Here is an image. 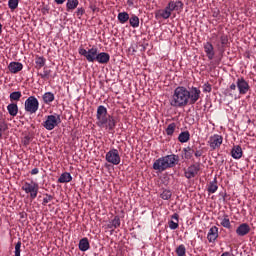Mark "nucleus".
<instances>
[{"instance_id": "17", "label": "nucleus", "mask_w": 256, "mask_h": 256, "mask_svg": "<svg viewBox=\"0 0 256 256\" xmlns=\"http://www.w3.org/2000/svg\"><path fill=\"white\" fill-rule=\"evenodd\" d=\"M166 8H168L172 13L173 11H181L183 9V2L170 0Z\"/></svg>"}, {"instance_id": "41", "label": "nucleus", "mask_w": 256, "mask_h": 256, "mask_svg": "<svg viewBox=\"0 0 256 256\" xmlns=\"http://www.w3.org/2000/svg\"><path fill=\"white\" fill-rule=\"evenodd\" d=\"M45 58L43 57H38L36 58V65L41 69V67H45Z\"/></svg>"}, {"instance_id": "24", "label": "nucleus", "mask_w": 256, "mask_h": 256, "mask_svg": "<svg viewBox=\"0 0 256 256\" xmlns=\"http://www.w3.org/2000/svg\"><path fill=\"white\" fill-rule=\"evenodd\" d=\"M78 247H79L80 251H89V247H90L89 239H87V238H82V239L79 241Z\"/></svg>"}, {"instance_id": "49", "label": "nucleus", "mask_w": 256, "mask_h": 256, "mask_svg": "<svg viewBox=\"0 0 256 256\" xmlns=\"http://www.w3.org/2000/svg\"><path fill=\"white\" fill-rule=\"evenodd\" d=\"M194 155H195V157H197V158L203 157V149L194 151Z\"/></svg>"}, {"instance_id": "28", "label": "nucleus", "mask_w": 256, "mask_h": 256, "mask_svg": "<svg viewBox=\"0 0 256 256\" xmlns=\"http://www.w3.org/2000/svg\"><path fill=\"white\" fill-rule=\"evenodd\" d=\"M171 13V10L166 6L165 9L158 12V17H161L162 19H169V17H171Z\"/></svg>"}, {"instance_id": "51", "label": "nucleus", "mask_w": 256, "mask_h": 256, "mask_svg": "<svg viewBox=\"0 0 256 256\" xmlns=\"http://www.w3.org/2000/svg\"><path fill=\"white\" fill-rule=\"evenodd\" d=\"M30 173L31 175H37L39 173V168H33Z\"/></svg>"}, {"instance_id": "59", "label": "nucleus", "mask_w": 256, "mask_h": 256, "mask_svg": "<svg viewBox=\"0 0 256 256\" xmlns=\"http://www.w3.org/2000/svg\"><path fill=\"white\" fill-rule=\"evenodd\" d=\"M216 47H218V49H219V47H221V44H220V43H217V44H216Z\"/></svg>"}, {"instance_id": "5", "label": "nucleus", "mask_w": 256, "mask_h": 256, "mask_svg": "<svg viewBox=\"0 0 256 256\" xmlns=\"http://www.w3.org/2000/svg\"><path fill=\"white\" fill-rule=\"evenodd\" d=\"M24 109L30 115L37 113L39 111V100L35 96L28 97L24 102Z\"/></svg>"}, {"instance_id": "13", "label": "nucleus", "mask_w": 256, "mask_h": 256, "mask_svg": "<svg viewBox=\"0 0 256 256\" xmlns=\"http://www.w3.org/2000/svg\"><path fill=\"white\" fill-rule=\"evenodd\" d=\"M204 52L209 61H213L215 59V47L211 42H206L203 44Z\"/></svg>"}, {"instance_id": "18", "label": "nucleus", "mask_w": 256, "mask_h": 256, "mask_svg": "<svg viewBox=\"0 0 256 256\" xmlns=\"http://www.w3.org/2000/svg\"><path fill=\"white\" fill-rule=\"evenodd\" d=\"M8 69L10 73H19V71H23V64L21 62H10Z\"/></svg>"}, {"instance_id": "23", "label": "nucleus", "mask_w": 256, "mask_h": 256, "mask_svg": "<svg viewBox=\"0 0 256 256\" xmlns=\"http://www.w3.org/2000/svg\"><path fill=\"white\" fill-rule=\"evenodd\" d=\"M79 7V0H67L66 11H75Z\"/></svg>"}, {"instance_id": "34", "label": "nucleus", "mask_w": 256, "mask_h": 256, "mask_svg": "<svg viewBox=\"0 0 256 256\" xmlns=\"http://www.w3.org/2000/svg\"><path fill=\"white\" fill-rule=\"evenodd\" d=\"M186 253H187V249L185 248V245L181 244L176 248L177 256H185Z\"/></svg>"}, {"instance_id": "45", "label": "nucleus", "mask_w": 256, "mask_h": 256, "mask_svg": "<svg viewBox=\"0 0 256 256\" xmlns=\"http://www.w3.org/2000/svg\"><path fill=\"white\" fill-rule=\"evenodd\" d=\"M50 201H53V197L49 194H46V197L43 198L42 205H47Z\"/></svg>"}, {"instance_id": "30", "label": "nucleus", "mask_w": 256, "mask_h": 256, "mask_svg": "<svg viewBox=\"0 0 256 256\" xmlns=\"http://www.w3.org/2000/svg\"><path fill=\"white\" fill-rule=\"evenodd\" d=\"M183 153H184V159H192L193 158V154L195 153V150H193V148L191 147H187L183 149Z\"/></svg>"}, {"instance_id": "52", "label": "nucleus", "mask_w": 256, "mask_h": 256, "mask_svg": "<svg viewBox=\"0 0 256 256\" xmlns=\"http://www.w3.org/2000/svg\"><path fill=\"white\" fill-rule=\"evenodd\" d=\"M90 9H91V11H93V13H95L96 11H99V8H97V6H95V5H91Z\"/></svg>"}, {"instance_id": "40", "label": "nucleus", "mask_w": 256, "mask_h": 256, "mask_svg": "<svg viewBox=\"0 0 256 256\" xmlns=\"http://www.w3.org/2000/svg\"><path fill=\"white\" fill-rule=\"evenodd\" d=\"M50 75H51V70L44 68L43 73L40 74V77L41 79H49Z\"/></svg>"}, {"instance_id": "31", "label": "nucleus", "mask_w": 256, "mask_h": 256, "mask_svg": "<svg viewBox=\"0 0 256 256\" xmlns=\"http://www.w3.org/2000/svg\"><path fill=\"white\" fill-rule=\"evenodd\" d=\"M219 189V186H217V179H214V181L210 182L208 186V193H217V190Z\"/></svg>"}, {"instance_id": "16", "label": "nucleus", "mask_w": 256, "mask_h": 256, "mask_svg": "<svg viewBox=\"0 0 256 256\" xmlns=\"http://www.w3.org/2000/svg\"><path fill=\"white\" fill-rule=\"evenodd\" d=\"M111 59V56L109 55V53L106 52H98L97 56H96V62L100 63V65H107V63H109Z\"/></svg>"}, {"instance_id": "15", "label": "nucleus", "mask_w": 256, "mask_h": 256, "mask_svg": "<svg viewBox=\"0 0 256 256\" xmlns=\"http://www.w3.org/2000/svg\"><path fill=\"white\" fill-rule=\"evenodd\" d=\"M219 238V228L217 226H212L207 234V239L209 243H215Z\"/></svg>"}, {"instance_id": "54", "label": "nucleus", "mask_w": 256, "mask_h": 256, "mask_svg": "<svg viewBox=\"0 0 256 256\" xmlns=\"http://www.w3.org/2000/svg\"><path fill=\"white\" fill-rule=\"evenodd\" d=\"M172 219H175L179 223V214L172 215Z\"/></svg>"}, {"instance_id": "56", "label": "nucleus", "mask_w": 256, "mask_h": 256, "mask_svg": "<svg viewBox=\"0 0 256 256\" xmlns=\"http://www.w3.org/2000/svg\"><path fill=\"white\" fill-rule=\"evenodd\" d=\"M221 256H230L229 252H224Z\"/></svg>"}, {"instance_id": "27", "label": "nucleus", "mask_w": 256, "mask_h": 256, "mask_svg": "<svg viewBox=\"0 0 256 256\" xmlns=\"http://www.w3.org/2000/svg\"><path fill=\"white\" fill-rule=\"evenodd\" d=\"M129 13L127 12H120L118 14V21L119 23H121V25H125V23H127V21H129Z\"/></svg>"}, {"instance_id": "46", "label": "nucleus", "mask_w": 256, "mask_h": 256, "mask_svg": "<svg viewBox=\"0 0 256 256\" xmlns=\"http://www.w3.org/2000/svg\"><path fill=\"white\" fill-rule=\"evenodd\" d=\"M76 15L77 17H83V15H85V9L84 8H78L77 11H76Z\"/></svg>"}, {"instance_id": "47", "label": "nucleus", "mask_w": 256, "mask_h": 256, "mask_svg": "<svg viewBox=\"0 0 256 256\" xmlns=\"http://www.w3.org/2000/svg\"><path fill=\"white\" fill-rule=\"evenodd\" d=\"M30 141H31V137H29V136H25L24 138H23V140H22V143H23V145H29V143H30Z\"/></svg>"}, {"instance_id": "44", "label": "nucleus", "mask_w": 256, "mask_h": 256, "mask_svg": "<svg viewBox=\"0 0 256 256\" xmlns=\"http://www.w3.org/2000/svg\"><path fill=\"white\" fill-rule=\"evenodd\" d=\"M169 228L172 230L178 229L179 228V222H175L173 220L168 222Z\"/></svg>"}, {"instance_id": "55", "label": "nucleus", "mask_w": 256, "mask_h": 256, "mask_svg": "<svg viewBox=\"0 0 256 256\" xmlns=\"http://www.w3.org/2000/svg\"><path fill=\"white\" fill-rule=\"evenodd\" d=\"M127 5H129L131 7L133 5V0H128Z\"/></svg>"}, {"instance_id": "25", "label": "nucleus", "mask_w": 256, "mask_h": 256, "mask_svg": "<svg viewBox=\"0 0 256 256\" xmlns=\"http://www.w3.org/2000/svg\"><path fill=\"white\" fill-rule=\"evenodd\" d=\"M191 139V134H189V131L181 132L178 136V141L180 143H187Z\"/></svg>"}, {"instance_id": "4", "label": "nucleus", "mask_w": 256, "mask_h": 256, "mask_svg": "<svg viewBox=\"0 0 256 256\" xmlns=\"http://www.w3.org/2000/svg\"><path fill=\"white\" fill-rule=\"evenodd\" d=\"M22 191H24L27 195H30V199H37V195L39 193V184L35 181L24 182Z\"/></svg>"}, {"instance_id": "39", "label": "nucleus", "mask_w": 256, "mask_h": 256, "mask_svg": "<svg viewBox=\"0 0 256 256\" xmlns=\"http://www.w3.org/2000/svg\"><path fill=\"white\" fill-rule=\"evenodd\" d=\"M227 43H229V38L227 37V35L222 34L220 36V45H221V47H225V45H227Z\"/></svg>"}, {"instance_id": "22", "label": "nucleus", "mask_w": 256, "mask_h": 256, "mask_svg": "<svg viewBox=\"0 0 256 256\" xmlns=\"http://www.w3.org/2000/svg\"><path fill=\"white\" fill-rule=\"evenodd\" d=\"M71 181H73V176L69 172L62 173L58 178V183H71Z\"/></svg>"}, {"instance_id": "57", "label": "nucleus", "mask_w": 256, "mask_h": 256, "mask_svg": "<svg viewBox=\"0 0 256 256\" xmlns=\"http://www.w3.org/2000/svg\"><path fill=\"white\" fill-rule=\"evenodd\" d=\"M3 31V25L0 23V33Z\"/></svg>"}, {"instance_id": "29", "label": "nucleus", "mask_w": 256, "mask_h": 256, "mask_svg": "<svg viewBox=\"0 0 256 256\" xmlns=\"http://www.w3.org/2000/svg\"><path fill=\"white\" fill-rule=\"evenodd\" d=\"M129 24L133 27V29H137V27H139V16L133 14L129 18Z\"/></svg>"}, {"instance_id": "11", "label": "nucleus", "mask_w": 256, "mask_h": 256, "mask_svg": "<svg viewBox=\"0 0 256 256\" xmlns=\"http://www.w3.org/2000/svg\"><path fill=\"white\" fill-rule=\"evenodd\" d=\"M236 86L240 95H247V93H249V89H251L249 82H247L243 77L237 79Z\"/></svg>"}, {"instance_id": "58", "label": "nucleus", "mask_w": 256, "mask_h": 256, "mask_svg": "<svg viewBox=\"0 0 256 256\" xmlns=\"http://www.w3.org/2000/svg\"><path fill=\"white\" fill-rule=\"evenodd\" d=\"M21 219L25 218V214L24 213H21Z\"/></svg>"}, {"instance_id": "36", "label": "nucleus", "mask_w": 256, "mask_h": 256, "mask_svg": "<svg viewBox=\"0 0 256 256\" xmlns=\"http://www.w3.org/2000/svg\"><path fill=\"white\" fill-rule=\"evenodd\" d=\"M8 7L12 11H15V9H17V7H19V0H9Z\"/></svg>"}, {"instance_id": "21", "label": "nucleus", "mask_w": 256, "mask_h": 256, "mask_svg": "<svg viewBox=\"0 0 256 256\" xmlns=\"http://www.w3.org/2000/svg\"><path fill=\"white\" fill-rule=\"evenodd\" d=\"M7 111L11 117H17L19 113V106L16 103H11L7 106Z\"/></svg>"}, {"instance_id": "32", "label": "nucleus", "mask_w": 256, "mask_h": 256, "mask_svg": "<svg viewBox=\"0 0 256 256\" xmlns=\"http://www.w3.org/2000/svg\"><path fill=\"white\" fill-rule=\"evenodd\" d=\"M173 195V193L171 192V190H163V192L160 194L161 199H163L164 201H169V199H171V196Z\"/></svg>"}, {"instance_id": "33", "label": "nucleus", "mask_w": 256, "mask_h": 256, "mask_svg": "<svg viewBox=\"0 0 256 256\" xmlns=\"http://www.w3.org/2000/svg\"><path fill=\"white\" fill-rule=\"evenodd\" d=\"M9 129V126L7 125V122L4 120H0V139L3 137V133Z\"/></svg>"}, {"instance_id": "50", "label": "nucleus", "mask_w": 256, "mask_h": 256, "mask_svg": "<svg viewBox=\"0 0 256 256\" xmlns=\"http://www.w3.org/2000/svg\"><path fill=\"white\" fill-rule=\"evenodd\" d=\"M107 229H112V231H115V226H113V223L110 221L108 224H107Z\"/></svg>"}, {"instance_id": "35", "label": "nucleus", "mask_w": 256, "mask_h": 256, "mask_svg": "<svg viewBox=\"0 0 256 256\" xmlns=\"http://www.w3.org/2000/svg\"><path fill=\"white\" fill-rule=\"evenodd\" d=\"M177 125L175 123H171L168 125V127L166 128V134L171 136L175 133V129H176Z\"/></svg>"}, {"instance_id": "2", "label": "nucleus", "mask_w": 256, "mask_h": 256, "mask_svg": "<svg viewBox=\"0 0 256 256\" xmlns=\"http://www.w3.org/2000/svg\"><path fill=\"white\" fill-rule=\"evenodd\" d=\"M170 105L171 107H175L176 109H183V107H187V105H189L187 87L178 86L174 89V92L170 99Z\"/></svg>"}, {"instance_id": "38", "label": "nucleus", "mask_w": 256, "mask_h": 256, "mask_svg": "<svg viewBox=\"0 0 256 256\" xmlns=\"http://www.w3.org/2000/svg\"><path fill=\"white\" fill-rule=\"evenodd\" d=\"M110 222L112 223V226L116 229L121 227V218H119V216H115L114 219Z\"/></svg>"}, {"instance_id": "8", "label": "nucleus", "mask_w": 256, "mask_h": 256, "mask_svg": "<svg viewBox=\"0 0 256 256\" xmlns=\"http://www.w3.org/2000/svg\"><path fill=\"white\" fill-rule=\"evenodd\" d=\"M189 105H195L199 99H201V89L198 87L192 86L190 89H187Z\"/></svg>"}, {"instance_id": "43", "label": "nucleus", "mask_w": 256, "mask_h": 256, "mask_svg": "<svg viewBox=\"0 0 256 256\" xmlns=\"http://www.w3.org/2000/svg\"><path fill=\"white\" fill-rule=\"evenodd\" d=\"M15 255L14 256H21V241H18L15 245Z\"/></svg>"}, {"instance_id": "7", "label": "nucleus", "mask_w": 256, "mask_h": 256, "mask_svg": "<svg viewBox=\"0 0 256 256\" xmlns=\"http://www.w3.org/2000/svg\"><path fill=\"white\" fill-rule=\"evenodd\" d=\"M59 123H61V116L59 114H54L46 116V120L42 125L47 131H53Z\"/></svg>"}, {"instance_id": "53", "label": "nucleus", "mask_w": 256, "mask_h": 256, "mask_svg": "<svg viewBox=\"0 0 256 256\" xmlns=\"http://www.w3.org/2000/svg\"><path fill=\"white\" fill-rule=\"evenodd\" d=\"M56 5H63V3H65L66 0H54Z\"/></svg>"}, {"instance_id": "6", "label": "nucleus", "mask_w": 256, "mask_h": 256, "mask_svg": "<svg viewBox=\"0 0 256 256\" xmlns=\"http://www.w3.org/2000/svg\"><path fill=\"white\" fill-rule=\"evenodd\" d=\"M78 53L79 55H82L83 57H85L88 63H95V61L97 60L99 49H97V47H92L87 51L85 48L80 47L78 50Z\"/></svg>"}, {"instance_id": "42", "label": "nucleus", "mask_w": 256, "mask_h": 256, "mask_svg": "<svg viewBox=\"0 0 256 256\" xmlns=\"http://www.w3.org/2000/svg\"><path fill=\"white\" fill-rule=\"evenodd\" d=\"M202 89H203V93H211L213 88L211 87V84L207 82L202 86Z\"/></svg>"}, {"instance_id": "10", "label": "nucleus", "mask_w": 256, "mask_h": 256, "mask_svg": "<svg viewBox=\"0 0 256 256\" xmlns=\"http://www.w3.org/2000/svg\"><path fill=\"white\" fill-rule=\"evenodd\" d=\"M201 171V164L195 163L190 165L187 169L184 170V176L186 179H193L199 175V172Z\"/></svg>"}, {"instance_id": "9", "label": "nucleus", "mask_w": 256, "mask_h": 256, "mask_svg": "<svg viewBox=\"0 0 256 256\" xmlns=\"http://www.w3.org/2000/svg\"><path fill=\"white\" fill-rule=\"evenodd\" d=\"M107 163H111V165H119L121 163V156L119 155V150L112 148L109 152L106 153L105 157Z\"/></svg>"}, {"instance_id": "26", "label": "nucleus", "mask_w": 256, "mask_h": 256, "mask_svg": "<svg viewBox=\"0 0 256 256\" xmlns=\"http://www.w3.org/2000/svg\"><path fill=\"white\" fill-rule=\"evenodd\" d=\"M220 219V225L225 229H231V220L229 219L228 215H224L223 218Z\"/></svg>"}, {"instance_id": "37", "label": "nucleus", "mask_w": 256, "mask_h": 256, "mask_svg": "<svg viewBox=\"0 0 256 256\" xmlns=\"http://www.w3.org/2000/svg\"><path fill=\"white\" fill-rule=\"evenodd\" d=\"M21 97H22V94L20 91L12 92L10 94V101H19Z\"/></svg>"}, {"instance_id": "48", "label": "nucleus", "mask_w": 256, "mask_h": 256, "mask_svg": "<svg viewBox=\"0 0 256 256\" xmlns=\"http://www.w3.org/2000/svg\"><path fill=\"white\" fill-rule=\"evenodd\" d=\"M236 89H237V84L235 83L231 84L229 87L230 95H233V91H235Z\"/></svg>"}, {"instance_id": "12", "label": "nucleus", "mask_w": 256, "mask_h": 256, "mask_svg": "<svg viewBox=\"0 0 256 256\" xmlns=\"http://www.w3.org/2000/svg\"><path fill=\"white\" fill-rule=\"evenodd\" d=\"M210 148L215 151V149H219V147H221V145H223V136L219 135V134H214L213 136H211L209 138L208 141Z\"/></svg>"}, {"instance_id": "60", "label": "nucleus", "mask_w": 256, "mask_h": 256, "mask_svg": "<svg viewBox=\"0 0 256 256\" xmlns=\"http://www.w3.org/2000/svg\"><path fill=\"white\" fill-rule=\"evenodd\" d=\"M213 37H217V34H212Z\"/></svg>"}, {"instance_id": "20", "label": "nucleus", "mask_w": 256, "mask_h": 256, "mask_svg": "<svg viewBox=\"0 0 256 256\" xmlns=\"http://www.w3.org/2000/svg\"><path fill=\"white\" fill-rule=\"evenodd\" d=\"M42 99L45 105H51L55 101V94L53 92H46L43 94Z\"/></svg>"}, {"instance_id": "14", "label": "nucleus", "mask_w": 256, "mask_h": 256, "mask_svg": "<svg viewBox=\"0 0 256 256\" xmlns=\"http://www.w3.org/2000/svg\"><path fill=\"white\" fill-rule=\"evenodd\" d=\"M251 233V227L247 223H242L236 228V235L238 237H245V235H249Z\"/></svg>"}, {"instance_id": "19", "label": "nucleus", "mask_w": 256, "mask_h": 256, "mask_svg": "<svg viewBox=\"0 0 256 256\" xmlns=\"http://www.w3.org/2000/svg\"><path fill=\"white\" fill-rule=\"evenodd\" d=\"M231 156L233 159H241L243 157V149L241 146H234L231 150Z\"/></svg>"}, {"instance_id": "1", "label": "nucleus", "mask_w": 256, "mask_h": 256, "mask_svg": "<svg viewBox=\"0 0 256 256\" xmlns=\"http://www.w3.org/2000/svg\"><path fill=\"white\" fill-rule=\"evenodd\" d=\"M96 119V124L100 127V129H108L109 131H113L117 125L115 118H113L111 115H107V108L103 105L97 108Z\"/></svg>"}, {"instance_id": "3", "label": "nucleus", "mask_w": 256, "mask_h": 256, "mask_svg": "<svg viewBox=\"0 0 256 256\" xmlns=\"http://www.w3.org/2000/svg\"><path fill=\"white\" fill-rule=\"evenodd\" d=\"M177 163H179V156L170 154L154 161L153 169L154 171H158V173H163V171H167V169H173Z\"/></svg>"}]
</instances>
